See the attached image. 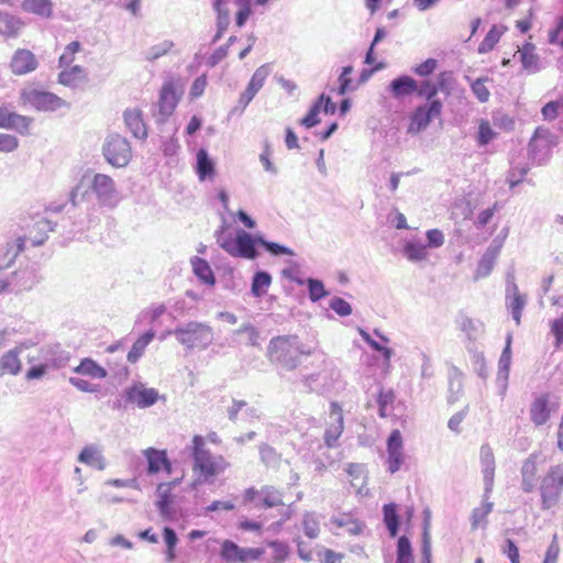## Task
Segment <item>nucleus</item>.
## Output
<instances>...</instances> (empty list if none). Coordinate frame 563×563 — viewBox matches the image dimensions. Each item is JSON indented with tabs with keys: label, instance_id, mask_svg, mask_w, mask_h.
<instances>
[{
	"label": "nucleus",
	"instance_id": "a19ab883",
	"mask_svg": "<svg viewBox=\"0 0 563 563\" xmlns=\"http://www.w3.org/2000/svg\"><path fill=\"white\" fill-rule=\"evenodd\" d=\"M307 285L309 299L312 302H317L329 295V291L325 289L322 280L313 277H309L303 282Z\"/></svg>",
	"mask_w": 563,
	"mask_h": 563
},
{
	"label": "nucleus",
	"instance_id": "3c124183",
	"mask_svg": "<svg viewBox=\"0 0 563 563\" xmlns=\"http://www.w3.org/2000/svg\"><path fill=\"white\" fill-rule=\"evenodd\" d=\"M497 133L493 130L489 122L486 120H482L478 125L477 132V143L479 146L488 145L493 140H495Z\"/></svg>",
	"mask_w": 563,
	"mask_h": 563
},
{
	"label": "nucleus",
	"instance_id": "4c0bfd02",
	"mask_svg": "<svg viewBox=\"0 0 563 563\" xmlns=\"http://www.w3.org/2000/svg\"><path fill=\"white\" fill-rule=\"evenodd\" d=\"M507 31V26L494 24L485 35L484 40L478 46V53L485 54L490 52L499 42L501 35Z\"/></svg>",
	"mask_w": 563,
	"mask_h": 563
},
{
	"label": "nucleus",
	"instance_id": "f03ea898",
	"mask_svg": "<svg viewBox=\"0 0 563 563\" xmlns=\"http://www.w3.org/2000/svg\"><path fill=\"white\" fill-rule=\"evenodd\" d=\"M303 354L308 355L310 352L305 351L303 344L296 334L274 336L267 346L269 362L285 371L296 369Z\"/></svg>",
	"mask_w": 563,
	"mask_h": 563
},
{
	"label": "nucleus",
	"instance_id": "864d4df0",
	"mask_svg": "<svg viewBox=\"0 0 563 563\" xmlns=\"http://www.w3.org/2000/svg\"><path fill=\"white\" fill-rule=\"evenodd\" d=\"M303 532L309 539L319 536V521L314 512H306L302 520Z\"/></svg>",
	"mask_w": 563,
	"mask_h": 563
},
{
	"label": "nucleus",
	"instance_id": "a878e982",
	"mask_svg": "<svg viewBox=\"0 0 563 563\" xmlns=\"http://www.w3.org/2000/svg\"><path fill=\"white\" fill-rule=\"evenodd\" d=\"M499 251H500V246H493V245H490L485 251V253L482 255V257L477 264V268H476L475 276H474V278L476 280L489 276V274L492 273V271L494 268V265H495L496 258L499 254Z\"/></svg>",
	"mask_w": 563,
	"mask_h": 563
},
{
	"label": "nucleus",
	"instance_id": "7c9ffc66",
	"mask_svg": "<svg viewBox=\"0 0 563 563\" xmlns=\"http://www.w3.org/2000/svg\"><path fill=\"white\" fill-rule=\"evenodd\" d=\"M18 354L15 350H10L0 357V377L7 374L18 375L21 372L22 363Z\"/></svg>",
	"mask_w": 563,
	"mask_h": 563
},
{
	"label": "nucleus",
	"instance_id": "6e6552de",
	"mask_svg": "<svg viewBox=\"0 0 563 563\" xmlns=\"http://www.w3.org/2000/svg\"><path fill=\"white\" fill-rule=\"evenodd\" d=\"M181 93L177 92L174 81L167 80L163 84L158 101L152 104V114L157 125L165 124L174 113L179 103Z\"/></svg>",
	"mask_w": 563,
	"mask_h": 563
},
{
	"label": "nucleus",
	"instance_id": "4d7b16f0",
	"mask_svg": "<svg viewBox=\"0 0 563 563\" xmlns=\"http://www.w3.org/2000/svg\"><path fill=\"white\" fill-rule=\"evenodd\" d=\"M329 307L340 317H347L352 313L351 303L338 296L330 299Z\"/></svg>",
	"mask_w": 563,
	"mask_h": 563
},
{
	"label": "nucleus",
	"instance_id": "2f4dec72",
	"mask_svg": "<svg viewBox=\"0 0 563 563\" xmlns=\"http://www.w3.org/2000/svg\"><path fill=\"white\" fill-rule=\"evenodd\" d=\"M21 8L24 12L33 13L45 19L51 18L53 14L52 0H24L21 3Z\"/></svg>",
	"mask_w": 563,
	"mask_h": 563
},
{
	"label": "nucleus",
	"instance_id": "774afa93",
	"mask_svg": "<svg viewBox=\"0 0 563 563\" xmlns=\"http://www.w3.org/2000/svg\"><path fill=\"white\" fill-rule=\"evenodd\" d=\"M560 554V545L558 540V534L554 533L552 540L545 551L544 560L542 563H558Z\"/></svg>",
	"mask_w": 563,
	"mask_h": 563
},
{
	"label": "nucleus",
	"instance_id": "ea45409f",
	"mask_svg": "<svg viewBox=\"0 0 563 563\" xmlns=\"http://www.w3.org/2000/svg\"><path fill=\"white\" fill-rule=\"evenodd\" d=\"M397 563H413L412 545L407 536H400L396 549Z\"/></svg>",
	"mask_w": 563,
	"mask_h": 563
},
{
	"label": "nucleus",
	"instance_id": "69168bd1",
	"mask_svg": "<svg viewBox=\"0 0 563 563\" xmlns=\"http://www.w3.org/2000/svg\"><path fill=\"white\" fill-rule=\"evenodd\" d=\"M529 167L527 165L522 166H512L509 170L507 180L509 183V186L514 188L518 184H520L525 176L528 174Z\"/></svg>",
	"mask_w": 563,
	"mask_h": 563
},
{
	"label": "nucleus",
	"instance_id": "20e7f679",
	"mask_svg": "<svg viewBox=\"0 0 563 563\" xmlns=\"http://www.w3.org/2000/svg\"><path fill=\"white\" fill-rule=\"evenodd\" d=\"M170 334H173L187 350H205L213 341L212 328L207 323L198 321L179 323L173 331H170Z\"/></svg>",
	"mask_w": 563,
	"mask_h": 563
},
{
	"label": "nucleus",
	"instance_id": "7ed1b4c3",
	"mask_svg": "<svg viewBox=\"0 0 563 563\" xmlns=\"http://www.w3.org/2000/svg\"><path fill=\"white\" fill-rule=\"evenodd\" d=\"M191 457L194 461L192 470L199 474L191 484L192 488L205 483H211V478L223 472L228 466L222 456H213L206 449L203 437L198 434L192 438Z\"/></svg>",
	"mask_w": 563,
	"mask_h": 563
},
{
	"label": "nucleus",
	"instance_id": "2eb2a0df",
	"mask_svg": "<svg viewBox=\"0 0 563 563\" xmlns=\"http://www.w3.org/2000/svg\"><path fill=\"white\" fill-rule=\"evenodd\" d=\"M526 302V297L519 292L514 274L508 273L506 282V306L517 324H520L521 313Z\"/></svg>",
	"mask_w": 563,
	"mask_h": 563
},
{
	"label": "nucleus",
	"instance_id": "8fccbe9b",
	"mask_svg": "<svg viewBox=\"0 0 563 563\" xmlns=\"http://www.w3.org/2000/svg\"><path fill=\"white\" fill-rule=\"evenodd\" d=\"M174 47V42L165 40L158 44L151 46L145 53V59L154 62L159 57L166 55Z\"/></svg>",
	"mask_w": 563,
	"mask_h": 563
},
{
	"label": "nucleus",
	"instance_id": "338daca9",
	"mask_svg": "<svg viewBox=\"0 0 563 563\" xmlns=\"http://www.w3.org/2000/svg\"><path fill=\"white\" fill-rule=\"evenodd\" d=\"M438 66V60L434 58H428L421 64L415 66L412 71L420 77H428L434 73Z\"/></svg>",
	"mask_w": 563,
	"mask_h": 563
},
{
	"label": "nucleus",
	"instance_id": "f8f14e48",
	"mask_svg": "<svg viewBox=\"0 0 563 563\" xmlns=\"http://www.w3.org/2000/svg\"><path fill=\"white\" fill-rule=\"evenodd\" d=\"M38 283L36 269L33 266L20 268L13 272L10 278H0V290L21 292L32 289Z\"/></svg>",
	"mask_w": 563,
	"mask_h": 563
},
{
	"label": "nucleus",
	"instance_id": "79ce46f5",
	"mask_svg": "<svg viewBox=\"0 0 563 563\" xmlns=\"http://www.w3.org/2000/svg\"><path fill=\"white\" fill-rule=\"evenodd\" d=\"M242 552L243 548L231 540H224L221 545V558L227 562H240V560H243Z\"/></svg>",
	"mask_w": 563,
	"mask_h": 563
},
{
	"label": "nucleus",
	"instance_id": "49530a36",
	"mask_svg": "<svg viewBox=\"0 0 563 563\" xmlns=\"http://www.w3.org/2000/svg\"><path fill=\"white\" fill-rule=\"evenodd\" d=\"M261 461L268 467L278 466L282 455L267 443H262L258 446Z\"/></svg>",
	"mask_w": 563,
	"mask_h": 563
},
{
	"label": "nucleus",
	"instance_id": "f257e3e1",
	"mask_svg": "<svg viewBox=\"0 0 563 563\" xmlns=\"http://www.w3.org/2000/svg\"><path fill=\"white\" fill-rule=\"evenodd\" d=\"M216 238L219 246L236 258L254 261L261 255L260 247L273 256L295 255L288 246L268 241L262 233H251L240 228L235 230L234 234H231L225 232L224 227H221L216 232Z\"/></svg>",
	"mask_w": 563,
	"mask_h": 563
},
{
	"label": "nucleus",
	"instance_id": "412c9836",
	"mask_svg": "<svg viewBox=\"0 0 563 563\" xmlns=\"http://www.w3.org/2000/svg\"><path fill=\"white\" fill-rule=\"evenodd\" d=\"M144 455L147 460L148 474H157L162 470H165L167 473L172 472V464L165 451L148 448L147 450L144 451Z\"/></svg>",
	"mask_w": 563,
	"mask_h": 563
},
{
	"label": "nucleus",
	"instance_id": "e2e57ef3",
	"mask_svg": "<svg viewBox=\"0 0 563 563\" xmlns=\"http://www.w3.org/2000/svg\"><path fill=\"white\" fill-rule=\"evenodd\" d=\"M274 550L273 559L274 563H283L289 554L288 545L279 540H274L268 543Z\"/></svg>",
	"mask_w": 563,
	"mask_h": 563
},
{
	"label": "nucleus",
	"instance_id": "052dcab7",
	"mask_svg": "<svg viewBox=\"0 0 563 563\" xmlns=\"http://www.w3.org/2000/svg\"><path fill=\"white\" fill-rule=\"evenodd\" d=\"M522 68L530 74L540 71V57L537 54L519 55Z\"/></svg>",
	"mask_w": 563,
	"mask_h": 563
},
{
	"label": "nucleus",
	"instance_id": "393cba45",
	"mask_svg": "<svg viewBox=\"0 0 563 563\" xmlns=\"http://www.w3.org/2000/svg\"><path fill=\"white\" fill-rule=\"evenodd\" d=\"M196 173L199 180L210 179L216 174V164L210 157L208 151L203 147L199 148L196 154Z\"/></svg>",
	"mask_w": 563,
	"mask_h": 563
},
{
	"label": "nucleus",
	"instance_id": "cd10ccee",
	"mask_svg": "<svg viewBox=\"0 0 563 563\" xmlns=\"http://www.w3.org/2000/svg\"><path fill=\"white\" fill-rule=\"evenodd\" d=\"M192 271L197 278L209 286H213L216 284V276L210 264L198 256H194L191 260Z\"/></svg>",
	"mask_w": 563,
	"mask_h": 563
},
{
	"label": "nucleus",
	"instance_id": "c85d7f7f",
	"mask_svg": "<svg viewBox=\"0 0 563 563\" xmlns=\"http://www.w3.org/2000/svg\"><path fill=\"white\" fill-rule=\"evenodd\" d=\"M448 379H449L448 402L454 404L459 400L460 395L463 391V374L456 366L452 365L449 369Z\"/></svg>",
	"mask_w": 563,
	"mask_h": 563
},
{
	"label": "nucleus",
	"instance_id": "0e129e2a",
	"mask_svg": "<svg viewBox=\"0 0 563 563\" xmlns=\"http://www.w3.org/2000/svg\"><path fill=\"white\" fill-rule=\"evenodd\" d=\"M551 333L554 336V347L556 350L562 349L563 346V316L556 318L550 323Z\"/></svg>",
	"mask_w": 563,
	"mask_h": 563
},
{
	"label": "nucleus",
	"instance_id": "1a4fd4ad",
	"mask_svg": "<svg viewBox=\"0 0 563 563\" xmlns=\"http://www.w3.org/2000/svg\"><path fill=\"white\" fill-rule=\"evenodd\" d=\"M102 154L113 167H124L131 161L132 150L125 137L119 134H110L103 143Z\"/></svg>",
	"mask_w": 563,
	"mask_h": 563
},
{
	"label": "nucleus",
	"instance_id": "603ef678",
	"mask_svg": "<svg viewBox=\"0 0 563 563\" xmlns=\"http://www.w3.org/2000/svg\"><path fill=\"white\" fill-rule=\"evenodd\" d=\"M55 227H56V222H54L52 220H48L46 218L38 219L35 222L34 228L41 233V236L35 238L33 240V244L40 245V244L44 243V241L47 239V233L54 231Z\"/></svg>",
	"mask_w": 563,
	"mask_h": 563
},
{
	"label": "nucleus",
	"instance_id": "c756f323",
	"mask_svg": "<svg viewBox=\"0 0 563 563\" xmlns=\"http://www.w3.org/2000/svg\"><path fill=\"white\" fill-rule=\"evenodd\" d=\"M283 505V495L279 490L273 486H263L261 488V498H258L255 508H273Z\"/></svg>",
	"mask_w": 563,
	"mask_h": 563
},
{
	"label": "nucleus",
	"instance_id": "a18cd8bd",
	"mask_svg": "<svg viewBox=\"0 0 563 563\" xmlns=\"http://www.w3.org/2000/svg\"><path fill=\"white\" fill-rule=\"evenodd\" d=\"M438 93L439 91L432 80L424 79L420 82L418 81V90H416V95L420 98H424L426 103H430L432 101H441L439 98H437Z\"/></svg>",
	"mask_w": 563,
	"mask_h": 563
},
{
	"label": "nucleus",
	"instance_id": "9d476101",
	"mask_svg": "<svg viewBox=\"0 0 563 563\" xmlns=\"http://www.w3.org/2000/svg\"><path fill=\"white\" fill-rule=\"evenodd\" d=\"M556 144L555 134L548 129L537 128L529 142V156L537 165H543L549 161L551 150Z\"/></svg>",
	"mask_w": 563,
	"mask_h": 563
},
{
	"label": "nucleus",
	"instance_id": "37998d69",
	"mask_svg": "<svg viewBox=\"0 0 563 563\" xmlns=\"http://www.w3.org/2000/svg\"><path fill=\"white\" fill-rule=\"evenodd\" d=\"M404 254L411 262H419L427 257V246L421 242L410 241L404 247Z\"/></svg>",
	"mask_w": 563,
	"mask_h": 563
},
{
	"label": "nucleus",
	"instance_id": "6e6d98bb",
	"mask_svg": "<svg viewBox=\"0 0 563 563\" xmlns=\"http://www.w3.org/2000/svg\"><path fill=\"white\" fill-rule=\"evenodd\" d=\"M235 3L239 5V10L235 14V24L236 26L242 27L245 25L252 13L251 2L250 0H235Z\"/></svg>",
	"mask_w": 563,
	"mask_h": 563
},
{
	"label": "nucleus",
	"instance_id": "f3484780",
	"mask_svg": "<svg viewBox=\"0 0 563 563\" xmlns=\"http://www.w3.org/2000/svg\"><path fill=\"white\" fill-rule=\"evenodd\" d=\"M178 484V481H173L169 483H161L157 485L156 493L158 495V500L156 501V507L161 514V516L166 520H172L175 517V511L172 508L174 503V496L172 495V488Z\"/></svg>",
	"mask_w": 563,
	"mask_h": 563
},
{
	"label": "nucleus",
	"instance_id": "b1692460",
	"mask_svg": "<svg viewBox=\"0 0 563 563\" xmlns=\"http://www.w3.org/2000/svg\"><path fill=\"white\" fill-rule=\"evenodd\" d=\"M511 364V335L508 334L506 339V345L501 352L498 361L497 383L505 390L507 388L509 371Z\"/></svg>",
	"mask_w": 563,
	"mask_h": 563
},
{
	"label": "nucleus",
	"instance_id": "dca6fc26",
	"mask_svg": "<svg viewBox=\"0 0 563 563\" xmlns=\"http://www.w3.org/2000/svg\"><path fill=\"white\" fill-rule=\"evenodd\" d=\"M126 398L132 400V404H136L139 408H148L155 405L161 396L155 388L134 384L126 387Z\"/></svg>",
	"mask_w": 563,
	"mask_h": 563
},
{
	"label": "nucleus",
	"instance_id": "e433bc0d",
	"mask_svg": "<svg viewBox=\"0 0 563 563\" xmlns=\"http://www.w3.org/2000/svg\"><path fill=\"white\" fill-rule=\"evenodd\" d=\"M74 372L77 374L100 379L106 378L108 375L107 371L102 366H100L96 361L89 357L84 358L80 362V364L74 368Z\"/></svg>",
	"mask_w": 563,
	"mask_h": 563
},
{
	"label": "nucleus",
	"instance_id": "f704fd0d",
	"mask_svg": "<svg viewBox=\"0 0 563 563\" xmlns=\"http://www.w3.org/2000/svg\"><path fill=\"white\" fill-rule=\"evenodd\" d=\"M155 336V332L153 330H148L144 332L132 345L131 350L126 355V360L134 364L136 363L141 356L144 354L146 346L153 341Z\"/></svg>",
	"mask_w": 563,
	"mask_h": 563
},
{
	"label": "nucleus",
	"instance_id": "4468645a",
	"mask_svg": "<svg viewBox=\"0 0 563 563\" xmlns=\"http://www.w3.org/2000/svg\"><path fill=\"white\" fill-rule=\"evenodd\" d=\"M479 460L483 473L484 494L485 499H489L494 487L495 478V455L489 444L484 443L481 446Z\"/></svg>",
	"mask_w": 563,
	"mask_h": 563
},
{
	"label": "nucleus",
	"instance_id": "6ab92c4d",
	"mask_svg": "<svg viewBox=\"0 0 563 563\" xmlns=\"http://www.w3.org/2000/svg\"><path fill=\"white\" fill-rule=\"evenodd\" d=\"M38 66V62L35 55L29 51L20 48L15 51L12 56L10 67L15 75H25L35 70Z\"/></svg>",
	"mask_w": 563,
	"mask_h": 563
},
{
	"label": "nucleus",
	"instance_id": "680f3d73",
	"mask_svg": "<svg viewBox=\"0 0 563 563\" xmlns=\"http://www.w3.org/2000/svg\"><path fill=\"white\" fill-rule=\"evenodd\" d=\"M33 118L16 113L12 123V129L21 135L30 134V126L33 123Z\"/></svg>",
	"mask_w": 563,
	"mask_h": 563
},
{
	"label": "nucleus",
	"instance_id": "09e8293b",
	"mask_svg": "<svg viewBox=\"0 0 563 563\" xmlns=\"http://www.w3.org/2000/svg\"><path fill=\"white\" fill-rule=\"evenodd\" d=\"M163 538L166 544V560L173 562L176 558L175 548L178 543V537L176 531L170 527H164Z\"/></svg>",
	"mask_w": 563,
	"mask_h": 563
},
{
	"label": "nucleus",
	"instance_id": "c9c22d12",
	"mask_svg": "<svg viewBox=\"0 0 563 563\" xmlns=\"http://www.w3.org/2000/svg\"><path fill=\"white\" fill-rule=\"evenodd\" d=\"M23 25L19 18L7 12H0V34L15 37Z\"/></svg>",
	"mask_w": 563,
	"mask_h": 563
},
{
	"label": "nucleus",
	"instance_id": "72a5a7b5",
	"mask_svg": "<svg viewBox=\"0 0 563 563\" xmlns=\"http://www.w3.org/2000/svg\"><path fill=\"white\" fill-rule=\"evenodd\" d=\"M430 509L423 510L422 523V539H421V555L422 563H431V536H430Z\"/></svg>",
	"mask_w": 563,
	"mask_h": 563
},
{
	"label": "nucleus",
	"instance_id": "58836bf2",
	"mask_svg": "<svg viewBox=\"0 0 563 563\" xmlns=\"http://www.w3.org/2000/svg\"><path fill=\"white\" fill-rule=\"evenodd\" d=\"M484 501L481 507H476L472 510L471 515V527L472 530H476L479 526L487 525V516L492 512L494 504L483 497Z\"/></svg>",
	"mask_w": 563,
	"mask_h": 563
},
{
	"label": "nucleus",
	"instance_id": "bf43d9fd",
	"mask_svg": "<svg viewBox=\"0 0 563 563\" xmlns=\"http://www.w3.org/2000/svg\"><path fill=\"white\" fill-rule=\"evenodd\" d=\"M80 49L78 41L70 42L58 59L59 67H68L74 62V55Z\"/></svg>",
	"mask_w": 563,
	"mask_h": 563
},
{
	"label": "nucleus",
	"instance_id": "473e14b6",
	"mask_svg": "<svg viewBox=\"0 0 563 563\" xmlns=\"http://www.w3.org/2000/svg\"><path fill=\"white\" fill-rule=\"evenodd\" d=\"M272 284V275L267 271H257L252 276L251 294L255 298H262L266 295Z\"/></svg>",
	"mask_w": 563,
	"mask_h": 563
},
{
	"label": "nucleus",
	"instance_id": "bb28decb",
	"mask_svg": "<svg viewBox=\"0 0 563 563\" xmlns=\"http://www.w3.org/2000/svg\"><path fill=\"white\" fill-rule=\"evenodd\" d=\"M383 521L390 538L398 536L400 529V517L396 503L385 504L383 506Z\"/></svg>",
	"mask_w": 563,
	"mask_h": 563
},
{
	"label": "nucleus",
	"instance_id": "5701e85b",
	"mask_svg": "<svg viewBox=\"0 0 563 563\" xmlns=\"http://www.w3.org/2000/svg\"><path fill=\"white\" fill-rule=\"evenodd\" d=\"M128 129L136 139H146L147 129L143 120L142 111L139 109H126L123 113Z\"/></svg>",
	"mask_w": 563,
	"mask_h": 563
},
{
	"label": "nucleus",
	"instance_id": "0eeeda50",
	"mask_svg": "<svg viewBox=\"0 0 563 563\" xmlns=\"http://www.w3.org/2000/svg\"><path fill=\"white\" fill-rule=\"evenodd\" d=\"M88 191L95 195L100 207L114 209L121 200V195L117 189L114 180L106 174L98 173L93 176L88 190L81 194L82 198Z\"/></svg>",
	"mask_w": 563,
	"mask_h": 563
},
{
	"label": "nucleus",
	"instance_id": "c03bdc74",
	"mask_svg": "<svg viewBox=\"0 0 563 563\" xmlns=\"http://www.w3.org/2000/svg\"><path fill=\"white\" fill-rule=\"evenodd\" d=\"M81 76L86 79L84 68L79 65H75L70 69H64L58 74V82L67 87H73L75 86V81L80 79Z\"/></svg>",
	"mask_w": 563,
	"mask_h": 563
},
{
	"label": "nucleus",
	"instance_id": "9b49d317",
	"mask_svg": "<svg viewBox=\"0 0 563 563\" xmlns=\"http://www.w3.org/2000/svg\"><path fill=\"white\" fill-rule=\"evenodd\" d=\"M442 109V101H432L418 106L410 115L407 132L409 134H417L424 131L434 119L441 117Z\"/></svg>",
	"mask_w": 563,
	"mask_h": 563
},
{
	"label": "nucleus",
	"instance_id": "de8ad7c7",
	"mask_svg": "<svg viewBox=\"0 0 563 563\" xmlns=\"http://www.w3.org/2000/svg\"><path fill=\"white\" fill-rule=\"evenodd\" d=\"M272 73V66L271 64H264L260 66L253 74L247 87L251 88V90H254L258 92L261 88L264 86V82L266 78Z\"/></svg>",
	"mask_w": 563,
	"mask_h": 563
},
{
	"label": "nucleus",
	"instance_id": "a211bd4d",
	"mask_svg": "<svg viewBox=\"0 0 563 563\" xmlns=\"http://www.w3.org/2000/svg\"><path fill=\"white\" fill-rule=\"evenodd\" d=\"M416 90H418V81L405 74L394 78L387 87V91L397 100L405 99L416 93Z\"/></svg>",
	"mask_w": 563,
	"mask_h": 563
},
{
	"label": "nucleus",
	"instance_id": "ddd939ff",
	"mask_svg": "<svg viewBox=\"0 0 563 563\" xmlns=\"http://www.w3.org/2000/svg\"><path fill=\"white\" fill-rule=\"evenodd\" d=\"M550 393H543L534 397L529 408V416L534 427L544 426L551 418L552 412L559 409V402L552 400Z\"/></svg>",
	"mask_w": 563,
	"mask_h": 563
},
{
	"label": "nucleus",
	"instance_id": "5fc2aeb1",
	"mask_svg": "<svg viewBox=\"0 0 563 563\" xmlns=\"http://www.w3.org/2000/svg\"><path fill=\"white\" fill-rule=\"evenodd\" d=\"M360 334L362 339L375 351L383 355L385 361H389L393 355V350L390 347L382 345L379 342L375 341L366 331L360 329Z\"/></svg>",
	"mask_w": 563,
	"mask_h": 563
},
{
	"label": "nucleus",
	"instance_id": "39448f33",
	"mask_svg": "<svg viewBox=\"0 0 563 563\" xmlns=\"http://www.w3.org/2000/svg\"><path fill=\"white\" fill-rule=\"evenodd\" d=\"M20 101L23 107L29 106L43 112H53L69 107V103L57 95L35 87L23 88L20 92Z\"/></svg>",
	"mask_w": 563,
	"mask_h": 563
},
{
	"label": "nucleus",
	"instance_id": "4be33fe9",
	"mask_svg": "<svg viewBox=\"0 0 563 563\" xmlns=\"http://www.w3.org/2000/svg\"><path fill=\"white\" fill-rule=\"evenodd\" d=\"M77 461L99 471H103L107 466L102 451L97 444L85 445L79 452Z\"/></svg>",
	"mask_w": 563,
	"mask_h": 563
},
{
	"label": "nucleus",
	"instance_id": "13d9d810",
	"mask_svg": "<svg viewBox=\"0 0 563 563\" xmlns=\"http://www.w3.org/2000/svg\"><path fill=\"white\" fill-rule=\"evenodd\" d=\"M352 73H353L352 65L342 67L341 74L338 79L339 87H338L336 92L339 96H344L350 90L351 84H352V79L350 76Z\"/></svg>",
	"mask_w": 563,
	"mask_h": 563
},
{
	"label": "nucleus",
	"instance_id": "423d86ee",
	"mask_svg": "<svg viewBox=\"0 0 563 563\" xmlns=\"http://www.w3.org/2000/svg\"><path fill=\"white\" fill-rule=\"evenodd\" d=\"M563 492V464L551 466L540 485L541 509L549 510L560 500Z\"/></svg>",
	"mask_w": 563,
	"mask_h": 563
},
{
	"label": "nucleus",
	"instance_id": "aec40b11",
	"mask_svg": "<svg viewBox=\"0 0 563 563\" xmlns=\"http://www.w3.org/2000/svg\"><path fill=\"white\" fill-rule=\"evenodd\" d=\"M539 453H531L522 463L521 474V489L525 493H531L537 485V463Z\"/></svg>",
	"mask_w": 563,
	"mask_h": 563
}]
</instances>
